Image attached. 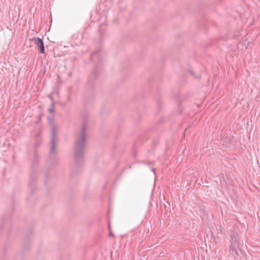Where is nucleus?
<instances>
[{
  "label": "nucleus",
  "instance_id": "f257e3e1",
  "mask_svg": "<svg viewBox=\"0 0 260 260\" xmlns=\"http://www.w3.org/2000/svg\"><path fill=\"white\" fill-rule=\"evenodd\" d=\"M86 139V128L84 125L82 127L79 136L77 137L74 148V152L76 162H78L83 158L84 151Z\"/></svg>",
  "mask_w": 260,
  "mask_h": 260
},
{
  "label": "nucleus",
  "instance_id": "f03ea898",
  "mask_svg": "<svg viewBox=\"0 0 260 260\" xmlns=\"http://www.w3.org/2000/svg\"><path fill=\"white\" fill-rule=\"evenodd\" d=\"M56 147L55 127L53 125L51 129V141L50 144V153L54 154Z\"/></svg>",
  "mask_w": 260,
  "mask_h": 260
},
{
  "label": "nucleus",
  "instance_id": "7ed1b4c3",
  "mask_svg": "<svg viewBox=\"0 0 260 260\" xmlns=\"http://www.w3.org/2000/svg\"><path fill=\"white\" fill-rule=\"evenodd\" d=\"M31 41L34 42L35 44L39 48V52L41 53H45V47L42 39L39 38L34 37L31 39Z\"/></svg>",
  "mask_w": 260,
  "mask_h": 260
},
{
  "label": "nucleus",
  "instance_id": "20e7f679",
  "mask_svg": "<svg viewBox=\"0 0 260 260\" xmlns=\"http://www.w3.org/2000/svg\"><path fill=\"white\" fill-rule=\"evenodd\" d=\"M49 111L51 113H53L54 112V110L53 109H49Z\"/></svg>",
  "mask_w": 260,
  "mask_h": 260
},
{
  "label": "nucleus",
  "instance_id": "39448f33",
  "mask_svg": "<svg viewBox=\"0 0 260 260\" xmlns=\"http://www.w3.org/2000/svg\"><path fill=\"white\" fill-rule=\"evenodd\" d=\"M108 236H109V237H112V236H113V234L111 232H110V233L109 234Z\"/></svg>",
  "mask_w": 260,
  "mask_h": 260
},
{
  "label": "nucleus",
  "instance_id": "423d86ee",
  "mask_svg": "<svg viewBox=\"0 0 260 260\" xmlns=\"http://www.w3.org/2000/svg\"><path fill=\"white\" fill-rule=\"evenodd\" d=\"M49 98L52 101L53 99L51 95H49Z\"/></svg>",
  "mask_w": 260,
  "mask_h": 260
},
{
  "label": "nucleus",
  "instance_id": "0eeeda50",
  "mask_svg": "<svg viewBox=\"0 0 260 260\" xmlns=\"http://www.w3.org/2000/svg\"><path fill=\"white\" fill-rule=\"evenodd\" d=\"M153 170V172L155 173V170L154 169H152Z\"/></svg>",
  "mask_w": 260,
  "mask_h": 260
}]
</instances>
